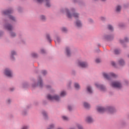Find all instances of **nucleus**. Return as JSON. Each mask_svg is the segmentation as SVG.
Returning <instances> with one entry per match:
<instances>
[{
  "mask_svg": "<svg viewBox=\"0 0 129 129\" xmlns=\"http://www.w3.org/2000/svg\"><path fill=\"white\" fill-rule=\"evenodd\" d=\"M101 61V60L99 58H97L96 59V63H100Z\"/></svg>",
  "mask_w": 129,
  "mask_h": 129,
  "instance_id": "nucleus-39",
  "label": "nucleus"
},
{
  "mask_svg": "<svg viewBox=\"0 0 129 129\" xmlns=\"http://www.w3.org/2000/svg\"><path fill=\"white\" fill-rule=\"evenodd\" d=\"M5 74L6 76H8V77H12V76H13V73L10 69H5Z\"/></svg>",
  "mask_w": 129,
  "mask_h": 129,
  "instance_id": "nucleus-8",
  "label": "nucleus"
},
{
  "mask_svg": "<svg viewBox=\"0 0 129 129\" xmlns=\"http://www.w3.org/2000/svg\"><path fill=\"white\" fill-rule=\"evenodd\" d=\"M111 86L114 88H121L122 85L121 83L119 81H115L111 83Z\"/></svg>",
  "mask_w": 129,
  "mask_h": 129,
  "instance_id": "nucleus-5",
  "label": "nucleus"
},
{
  "mask_svg": "<svg viewBox=\"0 0 129 129\" xmlns=\"http://www.w3.org/2000/svg\"><path fill=\"white\" fill-rule=\"evenodd\" d=\"M42 74H43V75H46V74H47V72L46 71H42Z\"/></svg>",
  "mask_w": 129,
  "mask_h": 129,
  "instance_id": "nucleus-40",
  "label": "nucleus"
},
{
  "mask_svg": "<svg viewBox=\"0 0 129 129\" xmlns=\"http://www.w3.org/2000/svg\"><path fill=\"white\" fill-rule=\"evenodd\" d=\"M104 39H105V40H110L112 39V36L106 35L104 36Z\"/></svg>",
  "mask_w": 129,
  "mask_h": 129,
  "instance_id": "nucleus-17",
  "label": "nucleus"
},
{
  "mask_svg": "<svg viewBox=\"0 0 129 129\" xmlns=\"http://www.w3.org/2000/svg\"><path fill=\"white\" fill-rule=\"evenodd\" d=\"M60 96H65L66 95V92L63 91L60 93Z\"/></svg>",
  "mask_w": 129,
  "mask_h": 129,
  "instance_id": "nucleus-30",
  "label": "nucleus"
},
{
  "mask_svg": "<svg viewBox=\"0 0 129 129\" xmlns=\"http://www.w3.org/2000/svg\"><path fill=\"white\" fill-rule=\"evenodd\" d=\"M14 90H15V88H10L11 91H13Z\"/></svg>",
  "mask_w": 129,
  "mask_h": 129,
  "instance_id": "nucleus-43",
  "label": "nucleus"
},
{
  "mask_svg": "<svg viewBox=\"0 0 129 129\" xmlns=\"http://www.w3.org/2000/svg\"><path fill=\"white\" fill-rule=\"evenodd\" d=\"M40 19L42 21H45V20H46V17H45V16L41 15L40 16Z\"/></svg>",
  "mask_w": 129,
  "mask_h": 129,
  "instance_id": "nucleus-31",
  "label": "nucleus"
},
{
  "mask_svg": "<svg viewBox=\"0 0 129 129\" xmlns=\"http://www.w3.org/2000/svg\"><path fill=\"white\" fill-rule=\"evenodd\" d=\"M60 38L58 37H56V38L54 40L55 43H60Z\"/></svg>",
  "mask_w": 129,
  "mask_h": 129,
  "instance_id": "nucleus-25",
  "label": "nucleus"
},
{
  "mask_svg": "<svg viewBox=\"0 0 129 129\" xmlns=\"http://www.w3.org/2000/svg\"><path fill=\"white\" fill-rule=\"evenodd\" d=\"M66 52L68 57H69L70 55H71V52L70 51V48H69V47H67L66 48Z\"/></svg>",
  "mask_w": 129,
  "mask_h": 129,
  "instance_id": "nucleus-12",
  "label": "nucleus"
},
{
  "mask_svg": "<svg viewBox=\"0 0 129 129\" xmlns=\"http://www.w3.org/2000/svg\"><path fill=\"white\" fill-rule=\"evenodd\" d=\"M9 18L10 20H12V21H16V18L12 15L9 16Z\"/></svg>",
  "mask_w": 129,
  "mask_h": 129,
  "instance_id": "nucleus-29",
  "label": "nucleus"
},
{
  "mask_svg": "<svg viewBox=\"0 0 129 129\" xmlns=\"http://www.w3.org/2000/svg\"><path fill=\"white\" fill-rule=\"evenodd\" d=\"M103 76L104 77V78H106V79H107L108 80H109L110 78L112 77H116V75L113 73H110L109 74H107L105 73H103Z\"/></svg>",
  "mask_w": 129,
  "mask_h": 129,
  "instance_id": "nucleus-4",
  "label": "nucleus"
},
{
  "mask_svg": "<svg viewBox=\"0 0 129 129\" xmlns=\"http://www.w3.org/2000/svg\"><path fill=\"white\" fill-rule=\"evenodd\" d=\"M84 106L86 108H89L90 107V105L86 102L84 103Z\"/></svg>",
  "mask_w": 129,
  "mask_h": 129,
  "instance_id": "nucleus-20",
  "label": "nucleus"
},
{
  "mask_svg": "<svg viewBox=\"0 0 129 129\" xmlns=\"http://www.w3.org/2000/svg\"><path fill=\"white\" fill-rule=\"evenodd\" d=\"M108 29L110 30V31H113V27L110 25H108Z\"/></svg>",
  "mask_w": 129,
  "mask_h": 129,
  "instance_id": "nucleus-28",
  "label": "nucleus"
},
{
  "mask_svg": "<svg viewBox=\"0 0 129 129\" xmlns=\"http://www.w3.org/2000/svg\"><path fill=\"white\" fill-rule=\"evenodd\" d=\"M32 57H34V58H36V57H38V54L37 53L33 52L32 53Z\"/></svg>",
  "mask_w": 129,
  "mask_h": 129,
  "instance_id": "nucleus-32",
  "label": "nucleus"
},
{
  "mask_svg": "<svg viewBox=\"0 0 129 129\" xmlns=\"http://www.w3.org/2000/svg\"><path fill=\"white\" fill-rule=\"evenodd\" d=\"M114 53L115 54H116V55H117V54H119V53H120V50H119L118 49H115L114 50Z\"/></svg>",
  "mask_w": 129,
  "mask_h": 129,
  "instance_id": "nucleus-22",
  "label": "nucleus"
},
{
  "mask_svg": "<svg viewBox=\"0 0 129 129\" xmlns=\"http://www.w3.org/2000/svg\"><path fill=\"white\" fill-rule=\"evenodd\" d=\"M78 66L82 67V68H86L88 67V63L86 62L82 61L81 60H78L77 62Z\"/></svg>",
  "mask_w": 129,
  "mask_h": 129,
  "instance_id": "nucleus-6",
  "label": "nucleus"
},
{
  "mask_svg": "<svg viewBox=\"0 0 129 129\" xmlns=\"http://www.w3.org/2000/svg\"><path fill=\"white\" fill-rule=\"evenodd\" d=\"M10 35L12 38H14V37H16V33L14 32H11Z\"/></svg>",
  "mask_w": 129,
  "mask_h": 129,
  "instance_id": "nucleus-33",
  "label": "nucleus"
},
{
  "mask_svg": "<svg viewBox=\"0 0 129 129\" xmlns=\"http://www.w3.org/2000/svg\"><path fill=\"white\" fill-rule=\"evenodd\" d=\"M76 24L77 27L78 28H80V27H82V23H81V21L80 20H77L76 21Z\"/></svg>",
  "mask_w": 129,
  "mask_h": 129,
  "instance_id": "nucleus-15",
  "label": "nucleus"
},
{
  "mask_svg": "<svg viewBox=\"0 0 129 129\" xmlns=\"http://www.w3.org/2000/svg\"><path fill=\"white\" fill-rule=\"evenodd\" d=\"M120 10H121V7H120L119 6H117L116 9V12H120Z\"/></svg>",
  "mask_w": 129,
  "mask_h": 129,
  "instance_id": "nucleus-27",
  "label": "nucleus"
},
{
  "mask_svg": "<svg viewBox=\"0 0 129 129\" xmlns=\"http://www.w3.org/2000/svg\"><path fill=\"white\" fill-rule=\"evenodd\" d=\"M0 36H2V34H1V33L0 32Z\"/></svg>",
  "mask_w": 129,
  "mask_h": 129,
  "instance_id": "nucleus-49",
  "label": "nucleus"
},
{
  "mask_svg": "<svg viewBox=\"0 0 129 129\" xmlns=\"http://www.w3.org/2000/svg\"><path fill=\"white\" fill-rule=\"evenodd\" d=\"M54 124H51L49 125V127L48 128V129H53L54 128Z\"/></svg>",
  "mask_w": 129,
  "mask_h": 129,
  "instance_id": "nucleus-35",
  "label": "nucleus"
},
{
  "mask_svg": "<svg viewBox=\"0 0 129 129\" xmlns=\"http://www.w3.org/2000/svg\"><path fill=\"white\" fill-rule=\"evenodd\" d=\"M8 103H10V102H11V100L9 99V100H8Z\"/></svg>",
  "mask_w": 129,
  "mask_h": 129,
  "instance_id": "nucleus-46",
  "label": "nucleus"
},
{
  "mask_svg": "<svg viewBox=\"0 0 129 129\" xmlns=\"http://www.w3.org/2000/svg\"><path fill=\"white\" fill-rule=\"evenodd\" d=\"M39 86V87H43V81H42V79H41L40 77L38 79V83L36 85H33V87H36V86Z\"/></svg>",
  "mask_w": 129,
  "mask_h": 129,
  "instance_id": "nucleus-9",
  "label": "nucleus"
},
{
  "mask_svg": "<svg viewBox=\"0 0 129 129\" xmlns=\"http://www.w3.org/2000/svg\"><path fill=\"white\" fill-rule=\"evenodd\" d=\"M87 89L89 93H92V90L91 89V87L90 86H88L87 87Z\"/></svg>",
  "mask_w": 129,
  "mask_h": 129,
  "instance_id": "nucleus-23",
  "label": "nucleus"
},
{
  "mask_svg": "<svg viewBox=\"0 0 129 129\" xmlns=\"http://www.w3.org/2000/svg\"><path fill=\"white\" fill-rule=\"evenodd\" d=\"M61 12L62 14H64L66 13L67 16L69 19H72V18H75V19H78L79 18V14L75 13V9L74 8H72L71 10V11L67 9H63L61 10Z\"/></svg>",
  "mask_w": 129,
  "mask_h": 129,
  "instance_id": "nucleus-1",
  "label": "nucleus"
},
{
  "mask_svg": "<svg viewBox=\"0 0 129 129\" xmlns=\"http://www.w3.org/2000/svg\"><path fill=\"white\" fill-rule=\"evenodd\" d=\"M62 119H63V120H68V119H69L68 117L66 116H62Z\"/></svg>",
  "mask_w": 129,
  "mask_h": 129,
  "instance_id": "nucleus-34",
  "label": "nucleus"
},
{
  "mask_svg": "<svg viewBox=\"0 0 129 129\" xmlns=\"http://www.w3.org/2000/svg\"><path fill=\"white\" fill-rule=\"evenodd\" d=\"M15 55H17V53L15 51H12L11 52V58L12 59H14V56H15Z\"/></svg>",
  "mask_w": 129,
  "mask_h": 129,
  "instance_id": "nucleus-21",
  "label": "nucleus"
},
{
  "mask_svg": "<svg viewBox=\"0 0 129 129\" xmlns=\"http://www.w3.org/2000/svg\"><path fill=\"white\" fill-rule=\"evenodd\" d=\"M61 31L62 32H66V31H67V29L65 27H63L62 28H61Z\"/></svg>",
  "mask_w": 129,
  "mask_h": 129,
  "instance_id": "nucleus-37",
  "label": "nucleus"
},
{
  "mask_svg": "<svg viewBox=\"0 0 129 129\" xmlns=\"http://www.w3.org/2000/svg\"><path fill=\"white\" fill-rule=\"evenodd\" d=\"M128 38H127V37H125L124 40H120V43H121V44H122V43H125V42H128Z\"/></svg>",
  "mask_w": 129,
  "mask_h": 129,
  "instance_id": "nucleus-18",
  "label": "nucleus"
},
{
  "mask_svg": "<svg viewBox=\"0 0 129 129\" xmlns=\"http://www.w3.org/2000/svg\"><path fill=\"white\" fill-rule=\"evenodd\" d=\"M68 108L69 110H72V106H71L70 105H69Z\"/></svg>",
  "mask_w": 129,
  "mask_h": 129,
  "instance_id": "nucleus-41",
  "label": "nucleus"
},
{
  "mask_svg": "<svg viewBox=\"0 0 129 129\" xmlns=\"http://www.w3.org/2000/svg\"><path fill=\"white\" fill-rule=\"evenodd\" d=\"M46 37L48 42H49V43H51V42H52V39H51V37H50V34H47Z\"/></svg>",
  "mask_w": 129,
  "mask_h": 129,
  "instance_id": "nucleus-16",
  "label": "nucleus"
},
{
  "mask_svg": "<svg viewBox=\"0 0 129 129\" xmlns=\"http://www.w3.org/2000/svg\"><path fill=\"white\" fill-rule=\"evenodd\" d=\"M42 114H43L44 118H45V119H46V118H47V112H46V111H43L42 112Z\"/></svg>",
  "mask_w": 129,
  "mask_h": 129,
  "instance_id": "nucleus-26",
  "label": "nucleus"
},
{
  "mask_svg": "<svg viewBox=\"0 0 129 129\" xmlns=\"http://www.w3.org/2000/svg\"><path fill=\"white\" fill-rule=\"evenodd\" d=\"M5 28L7 30H8V31H12V30L13 29V26L10 24L5 25Z\"/></svg>",
  "mask_w": 129,
  "mask_h": 129,
  "instance_id": "nucleus-11",
  "label": "nucleus"
},
{
  "mask_svg": "<svg viewBox=\"0 0 129 129\" xmlns=\"http://www.w3.org/2000/svg\"><path fill=\"white\" fill-rule=\"evenodd\" d=\"M12 13H13V10H6L3 12V14L5 15H10V14H12Z\"/></svg>",
  "mask_w": 129,
  "mask_h": 129,
  "instance_id": "nucleus-14",
  "label": "nucleus"
},
{
  "mask_svg": "<svg viewBox=\"0 0 129 129\" xmlns=\"http://www.w3.org/2000/svg\"><path fill=\"white\" fill-rule=\"evenodd\" d=\"M75 88L77 89V90H78V89L80 88V86H79V84L78 83L75 84Z\"/></svg>",
  "mask_w": 129,
  "mask_h": 129,
  "instance_id": "nucleus-24",
  "label": "nucleus"
},
{
  "mask_svg": "<svg viewBox=\"0 0 129 129\" xmlns=\"http://www.w3.org/2000/svg\"><path fill=\"white\" fill-rule=\"evenodd\" d=\"M95 86L100 89L102 91H104L105 90V87L104 86H102V85H100L99 84L96 83L95 84Z\"/></svg>",
  "mask_w": 129,
  "mask_h": 129,
  "instance_id": "nucleus-10",
  "label": "nucleus"
},
{
  "mask_svg": "<svg viewBox=\"0 0 129 129\" xmlns=\"http://www.w3.org/2000/svg\"><path fill=\"white\" fill-rule=\"evenodd\" d=\"M36 2L39 4H42V3H45L46 7H47V8H50V7H51L50 0H36Z\"/></svg>",
  "mask_w": 129,
  "mask_h": 129,
  "instance_id": "nucleus-7",
  "label": "nucleus"
},
{
  "mask_svg": "<svg viewBox=\"0 0 129 129\" xmlns=\"http://www.w3.org/2000/svg\"><path fill=\"white\" fill-rule=\"evenodd\" d=\"M21 129H29V126H28L27 125H24V126H22Z\"/></svg>",
  "mask_w": 129,
  "mask_h": 129,
  "instance_id": "nucleus-38",
  "label": "nucleus"
},
{
  "mask_svg": "<svg viewBox=\"0 0 129 129\" xmlns=\"http://www.w3.org/2000/svg\"><path fill=\"white\" fill-rule=\"evenodd\" d=\"M128 58H129V55H128Z\"/></svg>",
  "mask_w": 129,
  "mask_h": 129,
  "instance_id": "nucleus-50",
  "label": "nucleus"
},
{
  "mask_svg": "<svg viewBox=\"0 0 129 129\" xmlns=\"http://www.w3.org/2000/svg\"><path fill=\"white\" fill-rule=\"evenodd\" d=\"M101 19L102 20V21H104V20H105V18H104V17H101Z\"/></svg>",
  "mask_w": 129,
  "mask_h": 129,
  "instance_id": "nucleus-44",
  "label": "nucleus"
},
{
  "mask_svg": "<svg viewBox=\"0 0 129 129\" xmlns=\"http://www.w3.org/2000/svg\"><path fill=\"white\" fill-rule=\"evenodd\" d=\"M119 64L121 66H122L123 65H124V61L122 59H120L119 60Z\"/></svg>",
  "mask_w": 129,
  "mask_h": 129,
  "instance_id": "nucleus-19",
  "label": "nucleus"
},
{
  "mask_svg": "<svg viewBox=\"0 0 129 129\" xmlns=\"http://www.w3.org/2000/svg\"><path fill=\"white\" fill-rule=\"evenodd\" d=\"M40 52L41 54H45V53H46V50H45L44 49H41L40 50Z\"/></svg>",
  "mask_w": 129,
  "mask_h": 129,
  "instance_id": "nucleus-36",
  "label": "nucleus"
},
{
  "mask_svg": "<svg viewBox=\"0 0 129 129\" xmlns=\"http://www.w3.org/2000/svg\"><path fill=\"white\" fill-rule=\"evenodd\" d=\"M97 110L100 113L104 112L106 110V111H108L109 113H113V112H115V109L113 107H108L105 109L103 107L98 106Z\"/></svg>",
  "mask_w": 129,
  "mask_h": 129,
  "instance_id": "nucleus-2",
  "label": "nucleus"
},
{
  "mask_svg": "<svg viewBox=\"0 0 129 129\" xmlns=\"http://www.w3.org/2000/svg\"><path fill=\"white\" fill-rule=\"evenodd\" d=\"M102 2H105L106 0H101Z\"/></svg>",
  "mask_w": 129,
  "mask_h": 129,
  "instance_id": "nucleus-47",
  "label": "nucleus"
},
{
  "mask_svg": "<svg viewBox=\"0 0 129 129\" xmlns=\"http://www.w3.org/2000/svg\"><path fill=\"white\" fill-rule=\"evenodd\" d=\"M111 64L112 65V66H115V62H114V61H112Z\"/></svg>",
  "mask_w": 129,
  "mask_h": 129,
  "instance_id": "nucleus-42",
  "label": "nucleus"
},
{
  "mask_svg": "<svg viewBox=\"0 0 129 129\" xmlns=\"http://www.w3.org/2000/svg\"><path fill=\"white\" fill-rule=\"evenodd\" d=\"M46 88H51V86H46Z\"/></svg>",
  "mask_w": 129,
  "mask_h": 129,
  "instance_id": "nucleus-45",
  "label": "nucleus"
},
{
  "mask_svg": "<svg viewBox=\"0 0 129 129\" xmlns=\"http://www.w3.org/2000/svg\"><path fill=\"white\" fill-rule=\"evenodd\" d=\"M90 22H92V20L90 19Z\"/></svg>",
  "mask_w": 129,
  "mask_h": 129,
  "instance_id": "nucleus-48",
  "label": "nucleus"
},
{
  "mask_svg": "<svg viewBox=\"0 0 129 129\" xmlns=\"http://www.w3.org/2000/svg\"><path fill=\"white\" fill-rule=\"evenodd\" d=\"M47 98L48 100H50V101H53V100H56V101H59L60 100V97L59 96L54 95V96H52L50 94H48L47 96Z\"/></svg>",
  "mask_w": 129,
  "mask_h": 129,
  "instance_id": "nucleus-3",
  "label": "nucleus"
},
{
  "mask_svg": "<svg viewBox=\"0 0 129 129\" xmlns=\"http://www.w3.org/2000/svg\"><path fill=\"white\" fill-rule=\"evenodd\" d=\"M86 121L87 122L90 123V122H92L93 121V119L91 116H88L86 118Z\"/></svg>",
  "mask_w": 129,
  "mask_h": 129,
  "instance_id": "nucleus-13",
  "label": "nucleus"
}]
</instances>
